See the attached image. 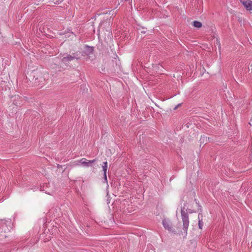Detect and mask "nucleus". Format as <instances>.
Masks as SVG:
<instances>
[{"instance_id": "9", "label": "nucleus", "mask_w": 252, "mask_h": 252, "mask_svg": "<svg viewBox=\"0 0 252 252\" xmlns=\"http://www.w3.org/2000/svg\"><path fill=\"white\" fill-rule=\"evenodd\" d=\"M203 225V222L202 221V220H199V222H198V226H199V228L200 229H202V228Z\"/></svg>"}, {"instance_id": "2", "label": "nucleus", "mask_w": 252, "mask_h": 252, "mask_svg": "<svg viewBox=\"0 0 252 252\" xmlns=\"http://www.w3.org/2000/svg\"><path fill=\"white\" fill-rule=\"evenodd\" d=\"M162 224L164 227L169 231L174 232V233H175V231L172 229V223L169 220L164 219L162 220Z\"/></svg>"}, {"instance_id": "11", "label": "nucleus", "mask_w": 252, "mask_h": 252, "mask_svg": "<svg viewBox=\"0 0 252 252\" xmlns=\"http://www.w3.org/2000/svg\"><path fill=\"white\" fill-rule=\"evenodd\" d=\"M115 10V9H114V10H113V14H112V15H113L114 14H115H115H116V13H117V11H118V9H117V10Z\"/></svg>"}, {"instance_id": "6", "label": "nucleus", "mask_w": 252, "mask_h": 252, "mask_svg": "<svg viewBox=\"0 0 252 252\" xmlns=\"http://www.w3.org/2000/svg\"><path fill=\"white\" fill-rule=\"evenodd\" d=\"M74 58V57H72L71 55H68L66 57H64L63 58V61L64 62L69 61H71V60H73Z\"/></svg>"}, {"instance_id": "5", "label": "nucleus", "mask_w": 252, "mask_h": 252, "mask_svg": "<svg viewBox=\"0 0 252 252\" xmlns=\"http://www.w3.org/2000/svg\"><path fill=\"white\" fill-rule=\"evenodd\" d=\"M103 169L104 171V176L105 177V180H107L106 178V171H107V162H104V165L102 166Z\"/></svg>"}, {"instance_id": "10", "label": "nucleus", "mask_w": 252, "mask_h": 252, "mask_svg": "<svg viewBox=\"0 0 252 252\" xmlns=\"http://www.w3.org/2000/svg\"><path fill=\"white\" fill-rule=\"evenodd\" d=\"M60 1V0H55V1H54V4H59Z\"/></svg>"}, {"instance_id": "8", "label": "nucleus", "mask_w": 252, "mask_h": 252, "mask_svg": "<svg viewBox=\"0 0 252 252\" xmlns=\"http://www.w3.org/2000/svg\"><path fill=\"white\" fill-rule=\"evenodd\" d=\"M86 49L87 51L89 52L90 53H92L93 51V49L92 47L87 46L86 47Z\"/></svg>"}, {"instance_id": "3", "label": "nucleus", "mask_w": 252, "mask_h": 252, "mask_svg": "<svg viewBox=\"0 0 252 252\" xmlns=\"http://www.w3.org/2000/svg\"><path fill=\"white\" fill-rule=\"evenodd\" d=\"M247 10H252V1L250 0H240Z\"/></svg>"}, {"instance_id": "7", "label": "nucleus", "mask_w": 252, "mask_h": 252, "mask_svg": "<svg viewBox=\"0 0 252 252\" xmlns=\"http://www.w3.org/2000/svg\"><path fill=\"white\" fill-rule=\"evenodd\" d=\"M193 26L197 28H200L202 27V24L199 21H194L193 22Z\"/></svg>"}, {"instance_id": "1", "label": "nucleus", "mask_w": 252, "mask_h": 252, "mask_svg": "<svg viewBox=\"0 0 252 252\" xmlns=\"http://www.w3.org/2000/svg\"><path fill=\"white\" fill-rule=\"evenodd\" d=\"M193 211L190 209L186 208L185 206L181 209V216L183 221V229L184 231L185 235H187L188 229L189 226V221L188 214H191Z\"/></svg>"}, {"instance_id": "4", "label": "nucleus", "mask_w": 252, "mask_h": 252, "mask_svg": "<svg viewBox=\"0 0 252 252\" xmlns=\"http://www.w3.org/2000/svg\"><path fill=\"white\" fill-rule=\"evenodd\" d=\"M94 159L89 160L85 158H83L81 159L80 160H79L78 162L85 166H88L89 163H93L94 161Z\"/></svg>"}, {"instance_id": "12", "label": "nucleus", "mask_w": 252, "mask_h": 252, "mask_svg": "<svg viewBox=\"0 0 252 252\" xmlns=\"http://www.w3.org/2000/svg\"><path fill=\"white\" fill-rule=\"evenodd\" d=\"M178 105L176 106L174 108V110H176V109L178 108Z\"/></svg>"}]
</instances>
